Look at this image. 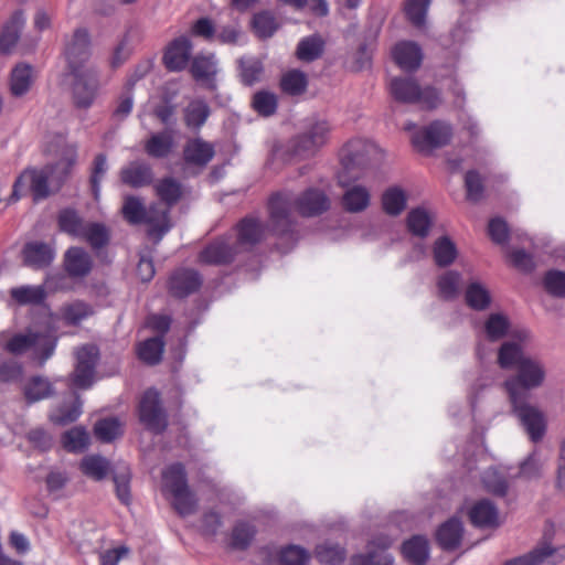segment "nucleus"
<instances>
[{"mask_svg":"<svg viewBox=\"0 0 565 565\" xmlns=\"http://www.w3.org/2000/svg\"><path fill=\"white\" fill-rule=\"evenodd\" d=\"M454 135L452 125L446 120L436 119L427 126L414 131L412 145L424 154H430L435 149L450 143Z\"/></svg>","mask_w":565,"mask_h":565,"instance_id":"obj_4","label":"nucleus"},{"mask_svg":"<svg viewBox=\"0 0 565 565\" xmlns=\"http://www.w3.org/2000/svg\"><path fill=\"white\" fill-rule=\"evenodd\" d=\"M391 543L386 536L374 539L365 554L355 555V565H395L394 556L387 552Z\"/></svg>","mask_w":565,"mask_h":565,"instance_id":"obj_21","label":"nucleus"},{"mask_svg":"<svg viewBox=\"0 0 565 565\" xmlns=\"http://www.w3.org/2000/svg\"><path fill=\"white\" fill-rule=\"evenodd\" d=\"M44 152L47 156L57 157V161L41 169L23 170L13 183L11 201L15 202L28 193H31L34 202L42 201L51 194L50 183L57 190L68 178L77 160V145L67 141V134L47 135Z\"/></svg>","mask_w":565,"mask_h":565,"instance_id":"obj_2","label":"nucleus"},{"mask_svg":"<svg viewBox=\"0 0 565 565\" xmlns=\"http://www.w3.org/2000/svg\"><path fill=\"white\" fill-rule=\"evenodd\" d=\"M458 249L448 236L437 238L433 246V256L438 267H448L457 258Z\"/></svg>","mask_w":565,"mask_h":565,"instance_id":"obj_46","label":"nucleus"},{"mask_svg":"<svg viewBox=\"0 0 565 565\" xmlns=\"http://www.w3.org/2000/svg\"><path fill=\"white\" fill-rule=\"evenodd\" d=\"M264 67L260 61L242 60L241 61V81L246 86L258 83L262 78Z\"/></svg>","mask_w":565,"mask_h":565,"instance_id":"obj_63","label":"nucleus"},{"mask_svg":"<svg viewBox=\"0 0 565 565\" xmlns=\"http://www.w3.org/2000/svg\"><path fill=\"white\" fill-rule=\"evenodd\" d=\"M174 147V140L171 131L153 134L145 142V152L154 159L167 158Z\"/></svg>","mask_w":565,"mask_h":565,"instance_id":"obj_33","label":"nucleus"},{"mask_svg":"<svg viewBox=\"0 0 565 565\" xmlns=\"http://www.w3.org/2000/svg\"><path fill=\"white\" fill-rule=\"evenodd\" d=\"M401 552L412 565H425L429 558V543L426 536L417 534L403 542Z\"/></svg>","mask_w":565,"mask_h":565,"instance_id":"obj_28","label":"nucleus"},{"mask_svg":"<svg viewBox=\"0 0 565 565\" xmlns=\"http://www.w3.org/2000/svg\"><path fill=\"white\" fill-rule=\"evenodd\" d=\"M330 126L326 120L309 121L305 129L291 140L295 156L310 157L323 147L329 138Z\"/></svg>","mask_w":565,"mask_h":565,"instance_id":"obj_7","label":"nucleus"},{"mask_svg":"<svg viewBox=\"0 0 565 565\" xmlns=\"http://www.w3.org/2000/svg\"><path fill=\"white\" fill-rule=\"evenodd\" d=\"M163 488L170 494L189 488L185 468L182 463H173L162 472Z\"/></svg>","mask_w":565,"mask_h":565,"instance_id":"obj_47","label":"nucleus"},{"mask_svg":"<svg viewBox=\"0 0 565 565\" xmlns=\"http://www.w3.org/2000/svg\"><path fill=\"white\" fill-rule=\"evenodd\" d=\"M469 520L476 527L488 529L498 526V509L489 499L477 501L468 512Z\"/></svg>","mask_w":565,"mask_h":565,"instance_id":"obj_25","label":"nucleus"},{"mask_svg":"<svg viewBox=\"0 0 565 565\" xmlns=\"http://www.w3.org/2000/svg\"><path fill=\"white\" fill-rule=\"evenodd\" d=\"M79 239L85 241L92 250L99 256L100 250L110 242V232L103 223L88 222Z\"/></svg>","mask_w":565,"mask_h":565,"instance_id":"obj_30","label":"nucleus"},{"mask_svg":"<svg viewBox=\"0 0 565 565\" xmlns=\"http://www.w3.org/2000/svg\"><path fill=\"white\" fill-rule=\"evenodd\" d=\"M256 535L254 525L247 522H238L232 530L231 545L235 550H246Z\"/></svg>","mask_w":565,"mask_h":565,"instance_id":"obj_58","label":"nucleus"},{"mask_svg":"<svg viewBox=\"0 0 565 565\" xmlns=\"http://www.w3.org/2000/svg\"><path fill=\"white\" fill-rule=\"evenodd\" d=\"M406 224L412 235L425 238L429 234L433 220L426 209L417 206L408 212Z\"/></svg>","mask_w":565,"mask_h":565,"instance_id":"obj_37","label":"nucleus"},{"mask_svg":"<svg viewBox=\"0 0 565 565\" xmlns=\"http://www.w3.org/2000/svg\"><path fill=\"white\" fill-rule=\"evenodd\" d=\"M544 287L548 294L554 297H565V273L561 270H548L543 280Z\"/></svg>","mask_w":565,"mask_h":565,"instance_id":"obj_64","label":"nucleus"},{"mask_svg":"<svg viewBox=\"0 0 565 565\" xmlns=\"http://www.w3.org/2000/svg\"><path fill=\"white\" fill-rule=\"evenodd\" d=\"M214 146L201 138L189 140L183 148V160L189 166L203 168L214 157Z\"/></svg>","mask_w":565,"mask_h":565,"instance_id":"obj_23","label":"nucleus"},{"mask_svg":"<svg viewBox=\"0 0 565 565\" xmlns=\"http://www.w3.org/2000/svg\"><path fill=\"white\" fill-rule=\"evenodd\" d=\"M89 38H72L66 44L64 55L67 63L66 75L83 73L93 67H86V63L90 57Z\"/></svg>","mask_w":565,"mask_h":565,"instance_id":"obj_14","label":"nucleus"},{"mask_svg":"<svg viewBox=\"0 0 565 565\" xmlns=\"http://www.w3.org/2000/svg\"><path fill=\"white\" fill-rule=\"evenodd\" d=\"M32 66L29 64L20 63L11 72L10 76V92L14 97L25 95L33 83Z\"/></svg>","mask_w":565,"mask_h":565,"instance_id":"obj_38","label":"nucleus"},{"mask_svg":"<svg viewBox=\"0 0 565 565\" xmlns=\"http://www.w3.org/2000/svg\"><path fill=\"white\" fill-rule=\"evenodd\" d=\"M95 437L102 443H111L124 434L122 425L116 417L102 418L94 425Z\"/></svg>","mask_w":565,"mask_h":565,"instance_id":"obj_50","label":"nucleus"},{"mask_svg":"<svg viewBox=\"0 0 565 565\" xmlns=\"http://www.w3.org/2000/svg\"><path fill=\"white\" fill-rule=\"evenodd\" d=\"M211 115V109L204 99L191 100L184 108V124L188 128L200 129Z\"/></svg>","mask_w":565,"mask_h":565,"instance_id":"obj_40","label":"nucleus"},{"mask_svg":"<svg viewBox=\"0 0 565 565\" xmlns=\"http://www.w3.org/2000/svg\"><path fill=\"white\" fill-rule=\"evenodd\" d=\"M461 274L457 270H448L440 275L437 280L439 295L445 300H452L459 294Z\"/></svg>","mask_w":565,"mask_h":565,"instance_id":"obj_53","label":"nucleus"},{"mask_svg":"<svg viewBox=\"0 0 565 565\" xmlns=\"http://www.w3.org/2000/svg\"><path fill=\"white\" fill-rule=\"evenodd\" d=\"M340 162L341 169L337 179L344 189L342 205L347 212H353V153L348 148L342 149Z\"/></svg>","mask_w":565,"mask_h":565,"instance_id":"obj_22","label":"nucleus"},{"mask_svg":"<svg viewBox=\"0 0 565 565\" xmlns=\"http://www.w3.org/2000/svg\"><path fill=\"white\" fill-rule=\"evenodd\" d=\"M382 206L391 216L399 215L406 207V194L398 186L388 188L382 195Z\"/></svg>","mask_w":565,"mask_h":565,"instance_id":"obj_52","label":"nucleus"},{"mask_svg":"<svg viewBox=\"0 0 565 565\" xmlns=\"http://www.w3.org/2000/svg\"><path fill=\"white\" fill-rule=\"evenodd\" d=\"M147 209L142 201L134 195H128L124 200L121 213L124 218L134 225L142 224L145 222Z\"/></svg>","mask_w":565,"mask_h":565,"instance_id":"obj_57","label":"nucleus"},{"mask_svg":"<svg viewBox=\"0 0 565 565\" xmlns=\"http://www.w3.org/2000/svg\"><path fill=\"white\" fill-rule=\"evenodd\" d=\"M462 534V522L459 518L452 516L439 525L436 541L444 551H454L460 545Z\"/></svg>","mask_w":565,"mask_h":565,"instance_id":"obj_24","label":"nucleus"},{"mask_svg":"<svg viewBox=\"0 0 565 565\" xmlns=\"http://www.w3.org/2000/svg\"><path fill=\"white\" fill-rule=\"evenodd\" d=\"M394 62L405 72L417 71L423 61L420 46L413 41H401L392 50Z\"/></svg>","mask_w":565,"mask_h":565,"instance_id":"obj_20","label":"nucleus"},{"mask_svg":"<svg viewBox=\"0 0 565 565\" xmlns=\"http://www.w3.org/2000/svg\"><path fill=\"white\" fill-rule=\"evenodd\" d=\"M192 43L189 38H174L166 47L162 63L169 72H181L191 63Z\"/></svg>","mask_w":565,"mask_h":565,"instance_id":"obj_10","label":"nucleus"},{"mask_svg":"<svg viewBox=\"0 0 565 565\" xmlns=\"http://www.w3.org/2000/svg\"><path fill=\"white\" fill-rule=\"evenodd\" d=\"M465 188L469 201L477 203L483 198V179L477 170L467 171L465 175Z\"/></svg>","mask_w":565,"mask_h":565,"instance_id":"obj_62","label":"nucleus"},{"mask_svg":"<svg viewBox=\"0 0 565 565\" xmlns=\"http://www.w3.org/2000/svg\"><path fill=\"white\" fill-rule=\"evenodd\" d=\"M465 301L469 308L476 311H484L491 305V295L479 281H471L465 290Z\"/></svg>","mask_w":565,"mask_h":565,"instance_id":"obj_43","label":"nucleus"},{"mask_svg":"<svg viewBox=\"0 0 565 565\" xmlns=\"http://www.w3.org/2000/svg\"><path fill=\"white\" fill-rule=\"evenodd\" d=\"M390 93L396 102L414 105L418 100L419 84L413 77H393L390 82Z\"/></svg>","mask_w":565,"mask_h":565,"instance_id":"obj_27","label":"nucleus"},{"mask_svg":"<svg viewBox=\"0 0 565 565\" xmlns=\"http://www.w3.org/2000/svg\"><path fill=\"white\" fill-rule=\"evenodd\" d=\"M383 159L381 149L367 140L355 139V168H375Z\"/></svg>","mask_w":565,"mask_h":565,"instance_id":"obj_32","label":"nucleus"},{"mask_svg":"<svg viewBox=\"0 0 565 565\" xmlns=\"http://www.w3.org/2000/svg\"><path fill=\"white\" fill-rule=\"evenodd\" d=\"M71 77L70 90L72 103L77 109L90 108L100 88L99 74L96 70H88L83 73L66 75Z\"/></svg>","mask_w":565,"mask_h":565,"instance_id":"obj_6","label":"nucleus"},{"mask_svg":"<svg viewBox=\"0 0 565 565\" xmlns=\"http://www.w3.org/2000/svg\"><path fill=\"white\" fill-rule=\"evenodd\" d=\"M238 253L232 236H222L207 244L199 254V262L205 265L231 264Z\"/></svg>","mask_w":565,"mask_h":565,"instance_id":"obj_9","label":"nucleus"},{"mask_svg":"<svg viewBox=\"0 0 565 565\" xmlns=\"http://www.w3.org/2000/svg\"><path fill=\"white\" fill-rule=\"evenodd\" d=\"M24 265L33 269L49 267L55 258V249L51 244L44 242H29L22 249Z\"/></svg>","mask_w":565,"mask_h":565,"instance_id":"obj_19","label":"nucleus"},{"mask_svg":"<svg viewBox=\"0 0 565 565\" xmlns=\"http://www.w3.org/2000/svg\"><path fill=\"white\" fill-rule=\"evenodd\" d=\"M2 348L12 355H22L32 351L33 359L43 365L54 354L56 339L46 332L29 329L24 333L13 334L2 344Z\"/></svg>","mask_w":565,"mask_h":565,"instance_id":"obj_3","label":"nucleus"},{"mask_svg":"<svg viewBox=\"0 0 565 565\" xmlns=\"http://www.w3.org/2000/svg\"><path fill=\"white\" fill-rule=\"evenodd\" d=\"M279 88L288 96H300L308 88V77L300 70L287 71L280 77Z\"/></svg>","mask_w":565,"mask_h":565,"instance_id":"obj_41","label":"nucleus"},{"mask_svg":"<svg viewBox=\"0 0 565 565\" xmlns=\"http://www.w3.org/2000/svg\"><path fill=\"white\" fill-rule=\"evenodd\" d=\"M510 321L502 313H491L484 322V332L487 338L494 342L503 339L509 331Z\"/></svg>","mask_w":565,"mask_h":565,"instance_id":"obj_54","label":"nucleus"},{"mask_svg":"<svg viewBox=\"0 0 565 565\" xmlns=\"http://www.w3.org/2000/svg\"><path fill=\"white\" fill-rule=\"evenodd\" d=\"M281 22L275 12L263 10L253 15L252 26L257 35H273L278 31Z\"/></svg>","mask_w":565,"mask_h":565,"instance_id":"obj_51","label":"nucleus"},{"mask_svg":"<svg viewBox=\"0 0 565 565\" xmlns=\"http://www.w3.org/2000/svg\"><path fill=\"white\" fill-rule=\"evenodd\" d=\"M250 106L259 116L270 117L277 111L278 97L273 92L260 89L253 95Z\"/></svg>","mask_w":565,"mask_h":565,"instance_id":"obj_48","label":"nucleus"},{"mask_svg":"<svg viewBox=\"0 0 565 565\" xmlns=\"http://www.w3.org/2000/svg\"><path fill=\"white\" fill-rule=\"evenodd\" d=\"M93 315L92 307L84 301H75L65 306L62 310L63 319L66 323L76 326L82 320Z\"/></svg>","mask_w":565,"mask_h":565,"instance_id":"obj_61","label":"nucleus"},{"mask_svg":"<svg viewBox=\"0 0 565 565\" xmlns=\"http://www.w3.org/2000/svg\"><path fill=\"white\" fill-rule=\"evenodd\" d=\"M557 550L548 542L545 534L543 540L529 553L508 559L503 565H556Z\"/></svg>","mask_w":565,"mask_h":565,"instance_id":"obj_16","label":"nucleus"},{"mask_svg":"<svg viewBox=\"0 0 565 565\" xmlns=\"http://www.w3.org/2000/svg\"><path fill=\"white\" fill-rule=\"evenodd\" d=\"M139 422L153 434H162L168 427V415L156 388L147 390L138 404Z\"/></svg>","mask_w":565,"mask_h":565,"instance_id":"obj_5","label":"nucleus"},{"mask_svg":"<svg viewBox=\"0 0 565 565\" xmlns=\"http://www.w3.org/2000/svg\"><path fill=\"white\" fill-rule=\"evenodd\" d=\"M501 369L515 367V373L503 382L512 414L529 434L533 443L540 441L546 429L543 413L533 404V391L541 387L546 377L544 364L526 355L514 341H505L498 352Z\"/></svg>","mask_w":565,"mask_h":565,"instance_id":"obj_1","label":"nucleus"},{"mask_svg":"<svg viewBox=\"0 0 565 565\" xmlns=\"http://www.w3.org/2000/svg\"><path fill=\"white\" fill-rule=\"evenodd\" d=\"M63 268L70 278H84L93 269V258L83 247L72 246L64 254Z\"/></svg>","mask_w":565,"mask_h":565,"instance_id":"obj_18","label":"nucleus"},{"mask_svg":"<svg viewBox=\"0 0 565 565\" xmlns=\"http://www.w3.org/2000/svg\"><path fill=\"white\" fill-rule=\"evenodd\" d=\"M431 0H405L404 12L409 23L419 31H426V17Z\"/></svg>","mask_w":565,"mask_h":565,"instance_id":"obj_45","label":"nucleus"},{"mask_svg":"<svg viewBox=\"0 0 565 565\" xmlns=\"http://www.w3.org/2000/svg\"><path fill=\"white\" fill-rule=\"evenodd\" d=\"M201 274L195 269L180 268L172 273L168 281L169 294L174 298H185L202 286Z\"/></svg>","mask_w":565,"mask_h":565,"instance_id":"obj_12","label":"nucleus"},{"mask_svg":"<svg viewBox=\"0 0 565 565\" xmlns=\"http://www.w3.org/2000/svg\"><path fill=\"white\" fill-rule=\"evenodd\" d=\"M189 66V72L196 83L207 89L216 88L218 67L214 54L199 53L192 57Z\"/></svg>","mask_w":565,"mask_h":565,"instance_id":"obj_13","label":"nucleus"},{"mask_svg":"<svg viewBox=\"0 0 565 565\" xmlns=\"http://www.w3.org/2000/svg\"><path fill=\"white\" fill-rule=\"evenodd\" d=\"M120 181L132 189H140L153 182L152 167L143 160H135L122 167L119 171Z\"/></svg>","mask_w":565,"mask_h":565,"instance_id":"obj_17","label":"nucleus"},{"mask_svg":"<svg viewBox=\"0 0 565 565\" xmlns=\"http://www.w3.org/2000/svg\"><path fill=\"white\" fill-rule=\"evenodd\" d=\"M310 558L308 551L298 545H287L278 553L279 565H306Z\"/></svg>","mask_w":565,"mask_h":565,"instance_id":"obj_60","label":"nucleus"},{"mask_svg":"<svg viewBox=\"0 0 565 565\" xmlns=\"http://www.w3.org/2000/svg\"><path fill=\"white\" fill-rule=\"evenodd\" d=\"M265 234L263 224L254 217H245L237 224V245L254 246L259 243Z\"/></svg>","mask_w":565,"mask_h":565,"instance_id":"obj_35","label":"nucleus"},{"mask_svg":"<svg viewBox=\"0 0 565 565\" xmlns=\"http://www.w3.org/2000/svg\"><path fill=\"white\" fill-rule=\"evenodd\" d=\"M87 223L75 209H63L57 214L58 230L74 238L81 237Z\"/></svg>","mask_w":565,"mask_h":565,"instance_id":"obj_31","label":"nucleus"},{"mask_svg":"<svg viewBox=\"0 0 565 565\" xmlns=\"http://www.w3.org/2000/svg\"><path fill=\"white\" fill-rule=\"evenodd\" d=\"M315 555L320 563L340 565L345 558V550L339 544L324 542L316 547Z\"/></svg>","mask_w":565,"mask_h":565,"instance_id":"obj_56","label":"nucleus"},{"mask_svg":"<svg viewBox=\"0 0 565 565\" xmlns=\"http://www.w3.org/2000/svg\"><path fill=\"white\" fill-rule=\"evenodd\" d=\"M54 394L53 383L45 376L33 375L23 386V395L29 404L45 399Z\"/></svg>","mask_w":565,"mask_h":565,"instance_id":"obj_29","label":"nucleus"},{"mask_svg":"<svg viewBox=\"0 0 565 565\" xmlns=\"http://www.w3.org/2000/svg\"><path fill=\"white\" fill-rule=\"evenodd\" d=\"M323 49L322 38H305L297 46L296 56L302 62H312L322 55Z\"/></svg>","mask_w":565,"mask_h":565,"instance_id":"obj_55","label":"nucleus"},{"mask_svg":"<svg viewBox=\"0 0 565 565\" xmlns=\"http://www.w3.org/2000/svg\"><path fill=\"white\" fill-rule=\"evenodd\" d=\"M157 196L167 207L175 205L183 195L182 184L172 177L162 178L154 185Z\"/></svg>","mask_w":565,"mask_h":565,"instance_id":"obj_36","label":"nucleus"},{"mask_svg":"<svg viewBox=\"0 0 565 565\" xmlns=\"http://www.w3.org/2000/svg\"><path fill=\"white\" fill-rule=\"evenodd\" d=\"M294 207L303 217L319 216L329 210L330 200L323 191L309 188L297 196Z\"/></svg>","mask_w":565,"mask_h":565,"instance_id":"obj_15","label":"nucleus"},{"mask_svg":"<svg viewBox=\"0 0 565 565\" xmlns=\"http://www.w3.org/2000/svg\"><path fill=\"white\" fill-rule=\"evenodd\" d=\"M164 340L161 337L146 339L137 345V356L148 365H156L162 360Z\"/></svg>","mask_w":565,"mask_h":565,"instance_id":"obj_39","label":"nucleus"},{"mask_svg":"<svg viewBox=\"0 0 565 565\" xmlns=\"http://www.w3.org/2000/svg\"><path fill=\"white\" fill-rule=\"evenodd\" d=\"M171 495L173 498L172 507L179 515L186 516L196 511L198 500L189 488L173 492Z\"/></svg>","mask_w":565,"mask_h":565,"instance_id":"obj_59","label":"nucleus"},{"mask_svg":"<svg viewBox=\"0 0 565 565\" xmlns=\"http://www.w3.org/2000/svg\"><path fill=\"white\" fill-rule=\"evenodd\" d=\"M143 223L148 225V235L160 241L171 228L170 209H161L156 204L149 206Z\"/></svg>","mask_w":565,"mask_h":565,"instance_id":"obj_26","label":"nucleus"},{"mask_svg":"<svg viewBox=\"0 0 565 565\" xmlns=\"http://www.w3.org/2000/svg\"><path fill=\"white\" fill-rule=\"evenodd\" d=\"M98 359L99 352L95 345H84L76 351V365L71 375L74 386L83 390L92 386Z\"/></svg>","mask_w":565,"mask_h":565,"instance_id":"obj_8","label":"nucleus"},{"mask_svg":"<svg viewBox=\"0 0 565 565\" xmlns=\"http://www.w3.org/2000/svg\"><path fill=\"white\" fill-rule=\"evenodd\" d=\"M63 448L68 452H83L89 445V435L82 426L65 431L61 438Z\"/></svg>","mask_w":565,"mask_h":565,"instance_id":"obj_49","label":"nucleus"},{"mask_svg":"<svg viewBox=\"0 0 565 565\" xmlns=\"http://www.w3.org/2000/svg\"><path fill=\"white\" fill-rule=\"evenodd\" d=\"M10 297L19 306H39L46 299V290L42 285H24L11 288Z\"/></svg>","mask_w":565,"mask_h":565,"instance_id":"obj_34","label":"nucleus"},{"mask_svg":"<svg viewBox=\"0 0 565 565\" xmlns=\"http://www.w3.org/2000/svg\"><path fill=\"white\" fill-rule=\"evenodd\" d=\"M79 469L86 477L100 481L107 477L110 465L106 458L99 455H88L81 460Z\"/></svg>","mask_w":565,"mask_h":565,"instance_id":"obj_44","label":"nucleus"},{"mask_svg":"<svg viewBox=\"0 0 565 565\" xmlns=\"http://www.w3.org/2000/svg\"><path fill=\"white\" fill-rule=\"evenodd\" d=\"M82 414V402L77 394H74L71 403H62L50 414V420L56 425H67L75 422Z\"/></svg>","mask_w":565,"mask_h":565,"instance_id":"obj_42","label":"nucleus"},{"mask_svg":"<svg viewBox=\"0 0 565 565\" xmlns=\"http://www.w3.org/2000/svg\"><path fill=\"white\" fill-rule=\"evenodd\" d=\"M290 207L291 201L285 193H275L269 198V220L277 235L287 234L292 230Z\"/></svg>","mask_w":565,"mask_h":565,"instance_id":"obj_11","label":"nucleus"}]
</instances>
